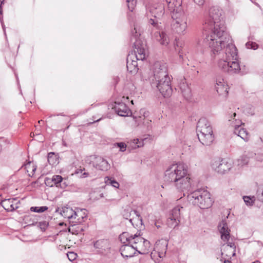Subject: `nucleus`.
Segmentation results:
<instances>
[{
	"instance_id": "57",
	"label": "nucleus",
	"mask_w": 263,
	"mask_h": 263,
	"mask_svg": "<svg viewBox=\"0 0 263 263\" xmlns=\"http://www.w3.org/2000/svg\"><path fill=\"white\" fill-rule=\"evenodd\" d=\"M131 103H132V104H134V103H133V100H132V101H131Z\"/></svg>"
},
{
	"instance_id": "23",
	"label": "nucleus",
	"mask_w": 263,
	"mask_h": 263,
	"mask_svg": "<svg viewBox=\"0 0 263 263\" xmlns=\"http://www.w3.org/2000/svg\"><path fill=\"white\" fill-rule=\"evenodd\" d=\"M76 210L72 209L70 206H64L60 211L61 215L65 218L69 220L70 223H72L71 220H73Z\"/></svg>"
},
{
	"instance_id": "29",
	"label": "nucleus",
	"mask_w": 263,
	"mask_h": 263,
	"mask_svg": "<svg viewBox=\"0 0 263 263\" xmlns=\"http://www.w3.org/2000/svg\"><path fill=\"white\" fill-rule=\"evenodd\" d=\"M104 181L107 185H110L117 189L119 187V183L113 178L106 177L104 178Z\"/></svg>"
},
{
	"instance_id": "58",
	"label": "nucleus",
	"mask_w": 263,
	"mask_h": 263,
	"mask_svg": "<svg viewBox=\"0 0 263 263\" xmlns=\"http://www.w3.org/2000/svg\"><path fill=\"white\" fill-rule=\"evenodd\" d=\"M256 5L259 7V5H258V4H256Z\"/></svg>"
},
{
	"instance_id": "2",
	"label": "nucleus",
	"mask_w": 263,
	"mask_h": 263,
	"mask_svg": "<svg viewBox=\"0 0 263 263\" xmlns=\"http://www.w3.org/2000/svg\"><path fill=\"white\" fill-rule=\"evenodd\" d=\"M164 180L173 183L179 192L187 193L191 188V179L188 174L187 165L182 163L171 165L165 171Z\"/></svg>"
},
{
	"instance_id": "37",
	"label": "nucleus",
	"mask_w": 263,
	"mask_h": 263,
	"mask_svg": "<svg viewBox=\"0 0 263 263\" xmlns=\"http://www.w3.org/2000/svg\"><path fill=\"white\" fill-rule=\"evenodd\" d=\"M257 198L263 202V186L260 187L257 191Z\"/></svg>"
},
{
	"instance_id": "53",
	"label": "nucleus",
	"mask_w": 263,
	"mask_h": 263,
	"mask_svg": "<svg viewBox=\"0 0 263 263\" xmlns=\"http://www.w3.org/2000/svg\"><path fill=\"white\" fill-rule=\"evenodd\" d=\"M156 226L158 228L160 227V226H159V225H157L156 224Z\"/></svg>"
},
{
	"instance_id": "50",
	"label": "nucleus",
	"mask_w": 263,
	"mask_h": 263,
	"mask_svg": "<svg viewBox=\"0 0 263 263\" xmlns=\"http://www.w3.org/2000/svg\"><path fill=\"white\" fill-rule=\"evenodd\" d=\"M224 263H231V261H229V260H225Z\"/></svg>"
},
{
	"instance_id": "4",
	"label": "nucleus",
	"mask_w": 263,
	"mask_h": 263,
	"mask_svg": "<svg viewBox=\"0 0 263 263\" xmlns=\"http://www.w3.org/2000/svg\"><path fill=\"white\" fill-rule=\"evenodd\" d=\"M152 70L157 89L164 98L171 97L173 92L171 84L172 76L168 74L166 63L160 61L156 62Z\"/></svg>"
},
{
	"instance_id": "11",
	"label": "nucleus",
	"mask_w": 263,
	"mask_h": 263,
	"mask_svg": "<svg viewBox=\"0 0 263 263\" xmlns=\"http://www.w3.org/2000/svg\"><path fill=\"white\" fill-rule=\"evenodd\" d=\"M212 167L216 172L224 174L230 170L232 164L226 159H218L213 162Z\"/></svg>"
},
{
	"instance_id": "14",
	"label": "nucleus",
	"mask_w": 263,
	"mask_h": 263,
	"mask_svg": "<svg viewBox=\"0 0 263 263\" xmlns=\"http://www.w3.org/2000/svg\"><path fill=\"white\" fill-rule=\"evenodd\" d=\"M123 216L127 219L129 218L130 222L134 227H138L139 224H142V218L137 211L131 210L130 212L125 211Z\"/></svg>"
},
{
	"instance_id": "45",
	"label": "nucleus",
	"mask_w": 263,
	"mask_h": 263,
	"mask_svg": "<svg viewBox=\"0 0 263 263\" xmlns=\"http://www.w3.org/2000/svg\"><path fill=\"white\" fill-rule=\"evenodd\" d=\"M88 176V173L84 172V173L82 174V175L81 176V177H82V178H86V177H87Z\"/></svg>"
},
{
	"instance_id": "34",
	"label": "nucleus",
	"mask_w": 263,
	"mask_h": 263,
	"mask_svg": "<svg viewBox=\"0 0 263 263\" xmlns=\"http://www.w3.org/2000/svg\"><path fill=\"white\" fill-rule=\"evenodd\" d=\"M48 207L46 206H32L30 208V211L31 212L36 213H43L48 210Z\"/></svg>"
},
{
	"instance_id": "43",
	"label": "nucleus",
	"mask_w": 263,
	"mask_h": 263,
	"mask_svg": "<svg viewBox=\"0 0 263 263\" xmlns=\"http://www.w3.org/2000/svg\"><path fill=\"white\" fill-rule=\"evenodd\" d=\"M4 142H8V143H9V142L7 140L5 139L3 137H0V153L1 152L2 149V144Z\"/></svg>"
},
{
	"instance_id": "51",
	"label": "nucleus",
	"mask_w": 263,
	"mask_h": 263,
	"mask_svg": "<svg viewBox=\"0 0 263 263\" xmlns=\"http://www.w3.org/2000/svg\"><path fill=\"white\" fill-rule=\"evenodd\" d=\"M43 122V120H39V121H38V123H39V124H40V123H41V122Z\"/></svg>"
},
{
	"instance_id": "8",
	"label": "nucleus",
	"mask_w": 263,
	"mask_h": 263,
	"mask_svg": "<svg viewBox=\"0 0 263 263\" xmlns=\"http://www.w3.org/2000/svg\"><path fill=\"white\" fill-rule=\"evenodd\" d=\"M189 202L202 209L210 208L213 204L210 193L206 190L200 189L187 195Z\"/></svg>"
},
{
	"instance_id": "26",
	"label": "nucleus",
	"mask_w": 263,
	"mask_h": 263,
	"mask_svg": "<svg viewBox=\"0 0 263 263\" xmlns=\"http://www.w3.org/2000/svg\"><path fill=\"white\" fill-rule=\"evenodd\" d=\"M236 116L237 114L234 112L229 119V121L231 122V125L233 126L234 128H236V127H238V128H240L242 124V121L236 118Z\"/></svg>"
},
{
	"instance_id": "7",
	"label": "nucleus",
	"mask_w": 263,
	"mask_h": 263,
	"mask_svg": "<svg viewBox=\"0 0 263 263\" xmlns=\"http://www.w3.org/2000/svg\"><path fill=\"white\" fill-rule=\"evenodd\" d=\"M119 238L122 243H129L139 254H145L149 251V241L141 237L139 233L132 235L128 232H123L120 235Z\"/></svg>"
},
{
	"instance_id": "10",
	"label": "nucleus",
	"mask_w": 263,
	"mask_h": 263,
	"mask_svg": "<svg viewBox=\"0 0 263 263\" xmlns=\"http://www.w3.org/2000/svg\"><path fill=\"white\" fill-rule=\"evenodd\" d=\"M182 206L178 205L175 206L171 211L167 220V224L171 228H175L180 222L181 214L183 210Z\"/></svg>"
},
{
	"instance_id": "25",
	"label": "nucleus",
	"mask_w": 263,
	"mask_h": 263,
	"mask_svg": "<svg viewBox=\"0 0 263 263\" xmlns=\"http://www.w3.org/2000/svg\"><path fill=\"white\" fill-rule=\"evenodd\" d=\"M234 133L241 138L245 141H248L249 139L248 132L245 128L242 127L238 128V127L234 128Z\"/></svg>"
},
{
	"instance_id": "49",
	"label": "nucleus",
	"mask_w": 263,
	"mask_h": 263,
	"mask_svg": "<svg viewBox=\"0 0 263 263\" xmlns=\"http://www.w3.org/2000/svg\"><path fill=\"white\" fill-rule=\"evenodd\" d=\"M252 263H260V262L259 260H256L253 262Z\"/></svg>"
},
{
	"instance_id": "55",
	"label": "nucleus",
	"mask_w": 263,
	"mask_h": 263,
	"mask_svg": "<svg viewBox=\"0 0 263 263\" xmlns=\"http://www.w3.org/2000/svg\"><path fill=\"white\" fill-rule=\"evenodd\" d=\"M128 17H129V19L130 20V15L129 14L128 15Z\"/></svg>"
},
{
	"instance_id": "13",
	"label": "nucleus",
	"mask_w": 263,
	"mask_h": 263,
	"mask_svg": "<svg viewBox=\"0 0 263 263\" xmlns=\"http://www.w3.org/2000/svg\"><path fill=\"white\" fill-rule=\"evenodd\" d=\"M228 85L227 82L221 77L216 78L215 89L218 94L226 98L228 93Z\"/></svg>"
},
{
	"instance_id": "41",
	"label": "nucleus",
	"mask_w": 263,
	"mask_h": 263,
	"mask_svg": "<svg viewBox=\"0 0 263 263\" xmlns=\"http://www.w3.org/2000/svg\"><path fill=\"white\" fill-rule=\"evenodd\" d=\"M67 257L70 261L74 260L77 257V254L74 252H71L67 254Z\"/></svg>"
},
{
	"instance_id": "20",
	"label": "nucleus",
	"mask_w": 263,
	"mask_h": 263,
	"mask_svg": "<svg viewBox=\"0 0 263 263\" xmlns=\"http://www.w3.org/2000/svg\"><path fill=\"white\" fill-rule=\"evenodd\" d=\"M179 86L182 95L186 99H189L191 97V89L189 86L184 78H181L179 82Z\"/></svg>"
},
{
	"instance_id": "9",
	"label": "nucleus",
	"mask_w": 263,
	"mask_h": 263,
	"mask_svg": "<svg viewBox=\"0 0 263 263\" xmlns=\"http://www.w3.org/2000/svg\"><path fill=\"white\" fill-rule=\"evenodd\" d=\"M196 130L198 139L203 145H210L213 143L214 136L212 127L206 119H199Z\"/></svg>"
},
{
	"instance_id": "12",
	"label": "nucleus",
	"mask_w": 263,
	"mask_h": 263,
	"mask_svg": "<svg viewBox=\"0 0 263 263\" xmlns=\"http://www.w3.org/2000/svg\"><path fill=\"white\" fill-rule=\"evenodd\" d=\"M89 159L90 161H92L93 166L97 169L106 171L110 168V164L108 161L101 157L90 156Z\"/></svg>"
},
{
	"instance_id": "38",
	"label": "nucleus",
	"mask_w": 263,
	"mask_h": 263,
	"mask_svg": "<svg viewBox=\"0 0 263 263\" xmlns=\"http://www.w3.org/2000/svg\"><path fill=\"white\" fill-rule=\"evenodd\" d=\"M246 46L248 49H252L253 50H255L258 48V45L254 42H247L246 44Z\"/></svg>"
},
{
	"instance_id": "1",
	"label": "nucleus",
	"mask_w": 263,
	"mask_h": 263,
	"mask_svg": "<svg viewBox=\"0 0 263 263\" xmlns=\"http://www.w3.org/2000/svg\"><path fill=\"white\" fill-rule=\"evenodd\" d=\"M204 29L210 30V32L204 34L202 43L198 42V47L208 46L211 49V56H217L218 67L222 71L231 73H246L247 72L243 71L237 62V49L226 31L221 11L218 8L214 7L210 9Z\"/></svg>"
},
{
	"instance_id": "28",
	"label": "nucleus",
	"mask_w": 263,
	"mask_h": 263,
	"mask_svg": "<svg viewBox=\"0 0 263 263\" xmlns=\"http://www.w3.org/2000/svg\"><path fill=\"white\" fill-rule=\"evenodd\" d=\"M84 231V227L77 224H72L69 228V231L74 234H78Z\"/></svg>"
},
{
	"instance_id": "36",
	"label": "nucleus",
	"mask_w": 263,
	"mask_h": 263,
	"mask_svg": "<svg viewBox=\"0 0 263 263\" xmlns=\"http://www.w3.org/2000/svg\"><path fill=\"white\" fill-rule=\"evenodd\" d=\"M126 2L127 3V6L128 9L133 12L134 9L136 5L137 1L136 0H126Z\"/></svg>"
},
{
	"instance_id": "24",
	"label": "nucleus",
	"mask_w": 263,
	"mask_h": 263,
	"mask_svg": "<svg viewBox=\"0 0 263 263\" xmlns=\"http://www.w3.org/2000/svg\"><path fill=\"white\" fill-rule=\"evenodd\" d=\"M74 218L73 220H71L72 223L79 224L84 221V219L86 218L87 213L85 209H77L75 211Z\"/></svg>"
},
{
	"instance_id": "3",
	"label": "nucleus",
	"mask_w": 263,
	"mask_h": 263,
	"mask_svg": "<svg viewBox=\"0 0 263 263\" xmlns=\"http://www.w3.org/2000/svg\"><path fill=\"white\" fill-rule=\"evenodd\" d=\"M148 11L153 18L148 20L149 29L153 39L159 42L161 45L167 46L170 39L163 31V26L161 20L164 14V7L161 4H154L149 6Z\"/></svg>"
},
{
	"instance_id": "48",
	"label": "nucleus",
	"mask_w": 263,
	"mask_h": 263,
	"mask_svg": "<svg viewBox=\"0 0 263 263\" xmlns=\"http://www.w3.org/2000/svg\"><path fill=\"white\" fill-rule=\"evenodd\" d=\"M228 251V253L226 254H232L231 250H227Z\"/></svg>"
},
{
	"instance_id": "5",
	"label": "nucleus",
	"mask_w": 263,
	"mask_h": 263,
	"mask_svg": "<svg viewBox=\"0 0 263 263\" xmlns=\"http://www.w3.org/2000/svg\"><path fill=\"white\" fill-rule=\"evenodd\" d=\"M172 14L171 29L173 32L184 35L187 28V17L182 7V0H165Z\"/></svg>"
},
{
	"instance_id": "19",
	"label": "nucleus",
	"mask_w": 263,
	"mask_h": 263,
	"mask_svg": "<svg viewBox=\"0 0 263 263\" xmlns=\"http://www.w3.org/2000/svg\"><path fill=\"white\" fill-rule=\"evenodd\" d=\"M124 245L120 248V251L123 257L128 258L133 257L136 253V250L133 248L129 243H123Z\"/></svg>"
},
{
	"instance_id": "30",
	"label": "nucleus",
	"mask_w": 263,
	"mask_h": 263,
	"mask_svg": "<svg viewBox=\"0 0 263 263\" xmlns=\"http://www.w3.org/2000/svg\"><path fill=\"white\" fill-rule=\"evenodd\" d=\"M143 145V140L140 141L139 139H134L129 144L128 146V148L129 147L131 148L135 149L136 148H138L141 147Z\"/></svg>"
},
{
	"instance_id": "35",
	"label": "nucleus",
	"mask_w": 263,
	"mask_h": 263,
	"mask_svg": "<svg viewBox=\"0 0 263 263\" xmlns=\"http://www.w3.org/2000/svg\"><path fill=\"white\" fill-rule=\"evenodd\" d=\"M25 168L27 169V172H29V169L31 168V173H29L28 175L29 176H33L34 175V173L35 171H36V167L33 164H31L30 162L28 163V164H26Z\"/></svg>"
},
{
	"instance_id": "42",
	"label": "nucleus",
	"mask_w": 263,
	"mask_h": 263,
	"mask_svg": "<svg viewBox=\"0 0 263 263\" xmlns=\"http://www.w3.org/2000/svg\"><path fill=\"white\" fill-rule=\"evenodd\" d=\"M48 226V223L45 221L39 222V227L43 231H45L46 230V229L47 228Z\"/></svg>"
},
{
	"instance_id": "46",
	"label": "nucleus",
	"mask_w": 263,
	"mask_h": 263,
	"mask_svg": "<svg viewBox=\"0 0 263 263\" xmlns=\"http://www.w3.org/2000/svg\"><path fill=\"white\" fill-rule=\"evenodd\" d=\"M257 243H258V245H259V246L263 247V243L262 242L258 241Z\"/></svg>"
},
{
	"instance_id": "17",
	"label": "nucleus",
	"mask_w": 263,
	"mask_h": 263,
	"mask_svg": "<svg viewBox=\"0 0 263 263\" xmlns=\"http://www.w3.org/2000/svg\"><path fill=\"white\" fill-rule=\"evenodd\" d=\"M218 230L221 235V238L224 241H228L230 238V229L228 227L226 219H222L218 224Z\"/></svg>"
},
{
	"instance_id": "52",
	"label": "nucleus",
	"mask_w": 263,
	"mask_h": 263,
	"mask_svg": "<svg viewBox=\"0 0 263 263\" xmlns=\"http://www.w3.org/2000/svg\"><path fill=\"white\" fill-rule=\"evenodd\" d=\"M59 209H60L59 208L58 209H57L55 210V212H58L59 211Z\"/></svg>"
},
{
	"instance_id": "33",
	"label": "nucleus",
	"mask_w": 263,
	"mask_h": 263,
	"mask_svg": "<svg viewBox=\"0 0 263 263\" xmlns=\"http://www.w3.org/2000/svg\"><path fill=\"white\" fill-rule=\"evenodd\" d=\"M243 199L247 206H252L255 201V197L245 196L243 197Z\"/></svg>"
},
{
	"instance_id": "31",
	"label": "nucleus",
	"mask_w": 263,
	"mask_h": 263,
	"mask_svg": "<svg viewBox=\"0 0 263 263\" xmlns=\"http://www.w3.org/2000/svg\"><path fill=\"white\" fill-rule=\"evenodd\" d=\"M227 250H231L232 254H227L229 257L234 256L235 255V246L233 242H228L225 246Z\"/></svg>"
},
{
	"instance_id": "22",
	"label": "nucleus",
	"mask_w": 263,
	"mask_h": 263,
	"mask_svg": "<svg viewBox=\"0 0 263 263\" xmlns=\"http://www.w3.org/2000/svg\"><path fill=\"white\" fill-rule=\"evenodd\" d=\"M63 180V178L60 175H54L51 178H46L45 179V183L47 186L52 187L56 186L58 187L60 186L61 183Z\"/></svg>"
},
{
	"instance_id": "15",
	"label": "nucleus",
	"mask_w": 263,
	"mask_h": 263,
	"mask_svg": "<svg viewBox=\"0 0 263 263\" xmlns=\"http://www.w3.org/2000/svg\"><path fill=\"white\" fill-rule=\"evenodd\" d=\"M93 246L102 254H106L110 249V243L108 239H102L94 242Z\"/></svg>"
},
{
	"instance_id": "18",
	"label": "nucleus",
	"mask_w": 263,
	"mask_h": 263,
	"mask_svg": "<svg viewBox=\"0 0 263 263\" xmlns=\"http://www.w3.org/2000/svg\"><path fill=\"white\" fill-rule=\"evenodd\" d=\"M16 198L5 199L2 200L1 205L8 212H12L18 208Z\"/></svg>"
},
{
	"instance_id": "47",
	"label": "nucleus",
	"mask_w": 263,
	"mask_h": 263,
	"mask_svg": "<svg viewBox=\"0 0 263 263\" xmlns=\"http://www.w3.org/2000/svg\"><path fill=\"white\" fill-rule=\"evenodd\" d=\"M83 171V170L82 169H79L77 171H76V173L78 174V173H82Z\"/></svg>"
},
{
	"instance_id": "56",
	"label": "nucleus",
	"mask_w": 263,
	"mask_h": 263,
	"mask_svg": "<svg viewBox=\"0 0 263 263\" xmlns=\"http://www.w3.org/2000/svg\"><path fill=\"white\" fill-rule=\"evenodd\" d=\"M179 54H180V57H182V55L180 54V52H179Z\"/></svg>"
},
{
	"instance_id": "39",
	"label": "nucleus",
	"mask_w": 263,
	"mask_h": 263,
	"mask_svg": "<svg viewBox=\"0 0 263 263\" xmlns=\"http://www.w3.org/2000/svg\"><path fill=\"white\" fill-rule=\"evenodd\" d=\"M3 2H4V0H0V21H1V23L2 25L4 31L5 32V26H4V22L3 21V16H2L3 11H2V8L1 7V5L3 4Z\"/></svg>"
},
{
	"instance_id": "16",
	"label": "nucleus",
	"mask_w": 263,
	"mask_h": 263,
	"mask_svg": "<svg viewBox=\"0 0 263 263\" xmlns=\"http://www.w3.org/2000/svg\"><path fill=\"white\" fill-rule=\"evenodd\" d=\"M114 108L116 112L120 116L127 117L132 114L129 107L123 102L116 101Z\"/></svg>"
},
{
	"instance_id": "6",
	"label": "nucleus",
	"mask_w": 263,
	"mask_h": 263,
	"mask_svg": "<svg viewBox=\"0 0 263 263\" xmlns=\"http://www.w3.org/2000/svg\"><path fill=\"white\" fill-rule=\"evenodd\" d=\"M131 40L134 42V51L129 53L126 59V67L127 70L132 74L138 72V61H143L145 58V45L139 38L140 33L137 32L136 27L132 31Z\"/></svg>"
},
{
	"instance_id": "40",
	"label": "nucleus",
	"mask_w": 263,
	"mask_h": 263,
	"mask_svg": "<svg viewBox=\"0 0 263 263\" xmlns=\"http://www.w3.org/2000/svg\"><path fill=\"white\" fill-rule=\"evenodd\" d=\"M116 144L117 145V146L118 147L120 148V151L121 152H125L126 151V148L127 145L124 143H123V142H119V143H117Z\"/></svg>"
},
{
	"instance_id": "32",
	"label": "nucleus",
	"mask_w": 263,
	"mask_h": 263,
	"mask_svg": "<svg viewBox=\"0 0 263 263\" xmlns=\"http://www.w3.org/2000/svg\"><path fill=\"white\" fill-rule=\"evenodd\" d=\"M249 162V157L246 155H243L241 156L237 160V164L238 166H243L247 165Z\"/></svg>"
},
{
	"instance_id": "44",
	"label": "nucleus",
	"mask_w": 263,
	"mask_h": 263,
	"mask_svg": "<svg viewBox=\"0 0 263 263\" xmlns=\"http://www.w3.org/2000/svg\"><path fill=\"white\" fill-rule=\"evenodd\" d=\"M194 3L198 5L199 6H202L203 5L205 1L204 0H193Z\"/></svg>"
},
{
	"instance_id": "21",
	"label": "nucleus",
	"mask_w": 263,
	"mask_h": 263,
	"mask_svg": "<svg viewBox=\"0 0 263 263\" xmlns=\"http://www.w3.org/2000/svg\"><path fill=\"white\" fill-rule=\"evenodd\" d=\"M167 242L165 240H159L156 242L155 250L158 252L159 257H163L166 251Z\"/></svg>"
},
{
	"instance_id": "27",
	"label": "nucleus",
	"mask_w": 263,
	"mask_h": 263,
	"mask_svg": "<svg viewBox=\"0 0 263 263\" xmlns=\"http://www.w3.org/2000/svg\"><path fill=\"white\" fill-rule=\"evenodd\" d=\"M48 162L51 165H57L59 162V156L53 152L48 154Z\"/></svg>"
},
{
	"instance_id": "54",
	"label": "nucleus",
	"mask_w": 263,
	"mask_h": 263,
	"mask_svg": "<svg viewBox=\"0 0 263 263\" xmlns=\"http://www.w3.org/2000/svg\"><path fill=\"white\" fill-rule=\"evenodd\" d=\"M141 112H143L144 114H145V112H144V111L143 110H141Z\"/></svg>"
}]
</instances>
